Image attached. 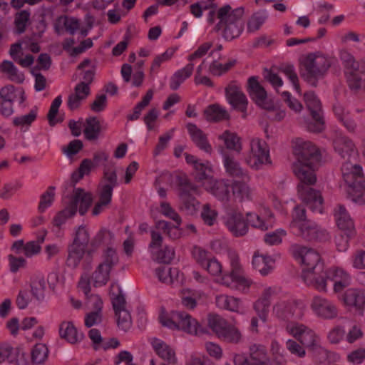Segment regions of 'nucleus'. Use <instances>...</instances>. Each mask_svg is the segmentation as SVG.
I'll return each instance as SVG.
<instances>
[{
    "instance_id": "f257e3e1",
    "label": "nucleus",
    "mask_w": 365,
    "mask_h": 365,
    "mask_svg": "<svg viewBox=\"0 0 365 365\" xmlns=\"http://www.w3.org/2000/svg\"><path fill=\"white\" fill-rule=\"evenodd\" d=\"M294 154L297 161L293 163L292 169L300 180L297 186L300 198L313 212L322 214L324 200L321 192L309 187L317 181L314 168L320 160V153L312 143L297 139Z\"/></svg>"
},
{
    "instance_id": "f03ea898",
    "label": "nucleus",
    "mask_w": 365,
    "mask_h": 365,
    "mask_svg": "<svg viewBox=\"0 0 365 365\" xmlns=\"http://www.w3.org/2000/svg\"><path fill=\"white\" fill-rule=\"evenodd\" d=\"M334 150L342 158H346L343 164L341 171L344 180L347 185L348 197L359 205H365L364 177L362 168L352 164L351 159L355 160L356 150L354 143L346 137H339L334 141Z\"/></svg>"
},
{
    "instance_id": "7ed1b4c3",
    "label": "nucleus",
    "mask_w": 365,
    "mask_h": 365,
    "mask_svg": "<svg viewBox=\"0 0 365 365\" xmlns=\"http://www.w3.org/2000/svg\"><path fill=\"white\" fill-rule=\"evenodd\" d=\"M244 13L245 9L242 6L232 9L230 5H224L217 12L219 22L215 30L218 31L223 29V37L228 41L238 37L244 29Z\"/></svg>"
},
{
    "instance_id": "20e7f679",
    "label": "nucleus",
    "mask_w": 365,
    "mask_h": 365,
    "mask_svg": "<svg viewBox=\"0 0 365 365\" xmlns=\"http://www.w3.org/2000/svg\"><path fill=\"white\" fill-rule=\"evenodd\" d=\"M92 202L93 195L91 192H86L81 187L75 188L68 205L56 215L53 220V225L61 227L68 218L73 217L77 211L81 216H83L88 212Z\"/></svg>"
},
{
    "instance_id": "39448f33",
    "label": "nucleus",
    "mask_w": 365,
    "mask_h": 365,
    "mask_svg": "<svg viewBox=\"0 0 365 365\" xmlns=\"http://www.w3.org/2000/svg\"><path fill=\"white\" fill-rule=\"evenodd\" d=\"M302 78L313 87L317 86L318 80L325 76L331 66L326 57L316 53H309L302 62Z\"/></svg>"
},
{
    "instance_id": "423d86ee",
    "label": "nucleus",
    "mask_w": 365,
    "mask_h": 365,
    "mask_svg": "<svg viewBox=\"0 0 365 365\" xmlns=\"http://www.w3.org/2000/svg\"><path fill=\"white\" fill-rule=\"evenodd\" d=\"M159 319L163 326L170 329H181L188 334L195 335L205 333L204 329L200 327L197 322L185 312L173 311L170 317L160 315Z\"/></svg>"
},
{
    "instance_id": "0eeeda50",
    "label": "nucleus",
    "mask_w": 365,
    "mask_h": 365,
    "mask_svg": "<svg viewBox=\"0 0 365 365\" xmlns=\"http://www.w3.org/2000/svg\"><path fill=\"white\" fill-rule=\"evenodd\" d=\"M179 187V197L180 200L179 209L187 215H193L199 207V202L195 195L198 192L197 187L193 185L186 175L177 178Z\"/></svg>"
},
{
    "instance_id": "6e6552de",
    "label": "nucleus",
    "mask_w": 365,
    "mask_h": 365,
    "mask_svg": "<svg viewBox=\"0 0 365 365\" xmlns=\"http://www.w3.org/2000/svg\"><path fill=\"white\" fill-rule=\"evenodd\" d=\"M291 250L294 257L300 259L304 267L302 274L312 271L317 272L322 271L324 264L321 262L319 253L314 250L297 244L292 245Z\"/></svg>"
},
{
    "instance_id": "1a4fd4ad",
    "label": "nucleus",
    "mask_w": 365,
    "mask_h": 365,
    "mask_svg": "<svg viewBox=\"0 0 365 365\" xmlns=\"http://www.w3.org/2000/svg\"><path fill=\"white\" fill-rule=\"evenodd\" d=\"M304 98L312 115V120L306 122L307 128L311 132L319 133L324 128L321 102L312 91L305 93Z\"/></svg>"
},
{
    "instance_id": "9d476101",
    "label": "nucleus",
    "mask_w": 365,
    "mask_h": 365,
    "mask_svg": "<svg viewBox=\"0 0 365 365\" xmlns=\"http://www.w3.org/2000/svg\"><path fill=\"white\" fill-rule=\"evenodd\" d=\"M250 155L245 158L246 163L252 169L259 170L263 164H271L269 150L266 143L259 140H253L250 144Z\"/></svg>"
},
{
    "instance_id": "9b49d317",
    "label": "nucleus",
    "mask_w": 365,
    "mask_h": 365,
    "mask_svg": "<svg viewBox=\"0 0 365 365\" xmlns=\"http://www.w3.org/2000/svg\"><path fill=\"white\" fill-rule=\"evenodd\" d=\"M247 91L257 106L267 110L274 109V103L271 101H267V91L258 81L257 76H251L248 78Z\"/></svg>"
},
{
    "instance_id": "f8f14e48",
    "label": "nucleus",
    "mask_w": 365,
    "mask_h": 365,
    "mask_svg": "<svg viewBox=\"0 0 365 365\" xmlns=\"http://www.w3.org/2000/svg\"><path fill=\"white\" fill-rule=\"evenodd\" d=\"M293 233L310 242H322L329 239V234L312 221H305L292 230Z\"/></svg>"
},
{
    "instance_id": "ddd939ff",
    "label": "nucleus",
    "mask_w": 365,
    "mask_h": 365,
    "mask_svg": "<svg viewBox=\"0 0 365 365\" xmlns=\"http://www.w3.org/2000/svg\"><path fill=\"white\" fill-rule=\"evenodd\" d=\"M225 225L236 237L245 236L248 232V224L238 210L232 209L227 211L225 217Z\"/></svg>"
},
{
    "instance_id": "4468645a",
    "label": "nucleus",
    "mask_w": 365,
    "mask_h": 365,
    "mask_svg": "<svg viewBox=\"0 0 365 365\" xmlns=\"http://www.w3.org/2000/svg\"><path fill=\"white\" fill-rule=\"evenodd\" d=\"M250 357L236 355L235 365H266L268 358L264 346L253 344L250 347Z\"/></svg>"
},
{
    "instance_id": "2eb2a0df",
    "label": "nucleus",
    "mask_w": 365,
    "mask_h": 365,
    "mask_svg": "<svg viewBox=\"0 0 365 365\" xmlns=\"http://www.w3.org/2000/svg\"><path fill=\"white\" fill-rule=\"evenodd\" d=\"M220 150L222 155L223 165L227 175L231 178L249 180L248 172L241 167L240 163L235 159L234 156L225 150L222 147L220 148Z\"/></svg>"
},
{
    "instance_id": "dca6fc26",
    "label": "nucleus",
    "mask_w": 365,
    "mask_h": 365,
    "mask_svg": "<svg viewBox=\"0 0 365 365\" xmlns=\"http://www.w3.org/2000/svg\"><path fill=\"white\" fill-rule=\"evenodd\" d=\"M225 96L229 103L234 109L245 112L247 108L248 101L236 81L230 82L225 88Z\"/></svg>"
},
{
    "instance_id": "f3484780",
    "label": "nucleus",
    "mask_w": 365,
    "mask_h": 365,
    "mask_svg": "<svg viewBox=\"0 0 365 365\" xmlns=\"http://www.w3.org/2000/svg\"><path fill=\"white\" fill-rule=\"evenodd\" d=\"M331 277L332 270H325L324 267L319 272L312 271V272L302 274V278L304 283L323 292L327 291V282L331 280Z\"/></svg>"
},
{
    "instance_id": "a211bd4d",
    "label": "nucleus",
    "mask_w": 365,
    "mask_h": 365,
    "mask_svg": "<svg viewBox=\"0 0 365 365\" xmlns=\"http://www.w3.org/2000/svg\"><path fill=\"white\" fill-rule=\"evenodd\" d=\"M311 307L314 312L322 318L331 319L337 317L336 307L331 302L321 297H314Z\"/></svg>"
},
{
    "instance_id": "6ab92c4d",
    "label": "nucleus",
    "mask_w": 365,
    "mask_h": 365,
    "mask_svg": "<svg viewBox=\"0 0 365 365\" xmlns=\"http://www.w3.org/2000/svg\"><path fill=\"white\" fill-rule=\"evenodd\" d=\"M205 190L215 196L219 200L228 201L230 199V185L224 180L210 179L203 182Z\"/></svg>"
},
{
    "instance_id": "aec40b11",
    "label": "nucleus",
    "mask_w": 365,
    "mask_h": 365,
    "mask_svg": "<svg viewBox=\"0 0 365 365\" xmlns=\"http://www.w3.org/2000/svg\"><path fill=\"white\" fill-rule=\"evenodd\" d=\"M341 300L345 305L361 311L365 309V290L354 288L348 289L341 296Z\"/></svg>"
},
{
    "instance_id": "412c9836",
    "label": "nucleus",
    "mask_w": 365,
    "mask_h": 365,
    "mask_svg": "<svg viewBox=\"0 0 365 365\" xmlns=\"http://www.w3.org/2000/svg\"><path fill=\"white\" fill-rule=\"evenodd\" d=\"M115 238L114 234L106 228H101L91 240L90 246L87 249L86 254L91 259L101 245L110 247Z\"/></svg>"
},
{
    "instance_id": "4be33fe9",
    "label": "nucleus",
    "mask_w": 365,
    "mask_h": 365,
    "mask_svg": "<svg viewBox=\"0 0 365 365\" xmlns=\"http://www.w3.org/2000/svg\"><path fill=\"white\" fill-rule=\"evenodd\" d=\"M187 128L195 145L201 150L210 154L212 152V148L207 140V135L196 125L191 123L187 125Z\"/></svg>"
},
{
    "instance_id": "5701e85b",
    "label": "nucleus",
    "mask_w": 365,
    "mask_h": 365,
    "mask_svg": "<svg viewBox=\"0 0 365 365\" xmlns=\"http://www.w3.org/2000/svg\"><path fill=\"white\" fill-rule=\"evenodd\" d=\"M232 271L229 274H225L222 277V282L227 287L232 286V284L236 283L239 285L248 287V281L241 275V267L238 259H233L231 262Z\"/></svg>"
},
{
    "instance_id": "b1692460",
    "label": "nucleus",
    "mask_w": 365,
    "mask_h": 365,
    "mask_svg": "<svg viewBox=\"0 0 365 365\" xmlns=\"http://www.w3.org/2000/svg\"><path fill=\"white\" fill-rule=\"evenodd\" d=\"M59 336L68 343L76 344L81 341L84 336L83 333H78L77 329L71 322H63L59 327Z\"/></svg>"
},
{
    "instance_id": "393cba45",
    "label": "nucleus",
    "mask_w": 365,
    "mask_h": 365,
    "mask_svg": "<svg viewBox=\"0 0 365 365\" xmlns=\"http://www.w3.org/2000/svg\"><path fill=\"white\" fill-rule=\"evenodd\" d=\"M338 210L335 214L338 227L343 230L344 233L354 234V222L350 217L347 210L342 205H338Z\"/></svg>"
},
{
    "instance_id": "a878e982",
    "label": "nucleus",
    "mask_w": 365,
    "mask_h": 365,
    "mask_svg": "<svg viewBox=\"0 0 365 365\" xmlns=\"http://www.w3.org/2000/svg\"><path fill=\"white\" fill-rule=\"evenodd\" d=\"M152 345L156 354L161 359L169 364L177 363L175 352L169 345L158 339H154Z\"/></svg>"
},
{
    "instance_id": "bb28decb",
    "label": "nucleus",
    "mask_w": 365,
    "mask_h": 365,
    "mask_svg": "<svg viewBox=\"0 0 365 365\" xmlns=\"http://www.w3.org/2000/svg\"><path fill=\"white\" fill-rule=\"evenodd\" d=\"M347 83L351 90H365V63L359 68L346 72Z\"/></svg>"
},
{
    "instance_id": "cd10ccee",
    "label": "nucleus",
    "mask_w": 365,
    "mask_h": 365,
    "mask_svg": "<svg viewBox=\"0 0 365 365\" xmlns=\"http://www.w3.org/2000/svg\"><path fill=\"white\" fill-rule=\"evenodd\" d=\"M291 334L304 346L311 347L314 344V334L303 325L292 327Z\"/></svg>"
},
{
    "instance_id": "c85d7f7f",
    "label": "nucleus",
    "mask_w": 365,
    "mask_h": 365,
    "mask_svg": "<svg viewBox=\"0 0 365 365\" xmlns=\"http://www.w3.org/2000/svg\"><path fill=\"white\" fill-rule=\"evenodd\" d=\"M87 250L86 247L72 242L68 247V257L66 264L68 267L76 268L81 260L83 259V255L86 253Z\"/></svg>"
},
{
    "instance_id": "c756f323",
    "label": "nucleus",
    "mask_w": 365,
    "mask_h": 365,
    "mask_svg": "<svg viewBox=\"0 0 365 365\" xmlns=\"http://www.w3.org/2000/svg\"><path fill=\"white\" fill-rule=\"evenodd\" d=\"M272 291L270 288L264 289L262 297L255 303L254 308L260 319L265 322L267 319Z\"/></svg>"
},
{
    "instance_id": "7c9ffc66",
    "label": "nucleus",
    "mask_w": 365,
    "mask_h": 365,
    "mask_svg": "<svg viewBox=\"0 0 365 365\" xmlns=\"http://www.w3.org/2000/svg\"><path fill=\"white\" fill-rule=\"evenodd\" d=\"M297 306L294 302H282L274 306L273 310L277 317L289 320L295 316L297 311Z\"/></svg>"
},
{
    "instance_id": "2f4dec72",
    "label": "nucleus",
    "mask_w": 365,
    "mask_h": 365,
    "mask_svg": "<svg viewBox=\"0 0 365 365\" xmlns=\"http://www.w3.org/2000/svg\"><path fill=\"white\" fill-rule=\"evenodd\" d=\"M193 68V63H188L185 68L177 71L170 78V89L173 91L178 90L185 80L192 75Z\"/></svg>"
},
{
    "instance_id": "473e14b6",
    "label": "nucleus",
    "mask_w": 365,
    "mask_h": 365,
    "mask_svg": "<svg viewBox=\"0 0 365 365\" xmlns=\"http://www.w3.org/2000/svg\"><path fill=\"white\" fill-rule=\"evenodd\" d=\"M330 281L334 282V291L337 293L349 286L350 277L343 269L336 268L332 270V277Z\"/></svg>"
},
{
    "instance_id": "72a5a7b5",
    "label": "nucleus",
    "mask_w": 365,
    "mask_h": 365,
    "mask_svg": "<svg viewBox=\"0 0 365 365\" xmlns=\"http://www.w3.org/2000/svg\"><path fill=\"white\" fill-rule=\"evenodd\" d=\"M204 115L206 120L210 122H218L230 118L227 111L216 104L208 106L204 110Z\"/></svg>"
},
{
    "instance_id": "f704fd0d",
    "label": "nucleus",
    "mask_w": 365,
    "mask_h": 365,
    "mask_svg": "<svg viewBox=\"0 0 365 365\" xmlns=\"http://www.w3.org/2000/svg\"><path fill=\"white\" fill-rule=\"evenodd\" d=\"M219 139L223 140L227 149L234 150L237 153H240L242 150L240 138L237 133L227 130L219 136Z\"/></svg>"
},
{
    "instance_id": "c9c22d12",
    "label": "nucleus",
    "mask_w": 365,
    "mask_h": 365,
    "mask_svg": "<svg viewBox=\"0 0 365 365\" xmlns=\"http://www.w3.org/2000/svg\"><path fill=\"white\" fill-rule=\"evenodd\" d=\"M101 133L100 121L96 117H89L86 120V128L83 130L85 138L88 140H97Z\"/></svg>"
},
{
    "instance_id": "e433bc0d",
    "label": "nucleus",
    "mask_w": 365,
    "mask_h": 365,
    "mask_svg": "<svg viewBox=\"0 0 365 365\" xmlns=\"http://www.w3.org/2000/svg\"><path fill=\"white\" fill-rule=\"evenodd\" d=\"M110 272L103 265L98 264L91 277L93 286L97 287L106 285L110 279Z\"/></svg>"
},
{
    "instance_id": "4c0bfd02",
    "label": "nucleus",
    "mask_w": 365,
    "mask_h": 365,
    "mask_svg": "<svg viewBox=\"0 0 365 365\" xmlns=\"http://www.w3.org/2000/svg\"><path fill=\"white\" fill-rule=\"evenodd\" d=\"M274 262V259L270 256L254 255L252 264L256 269L262 275H267L272 269L270 264Z\"/></svg>"
},
{
    "instance_id": "58836bf2",
    "label": "nucleus",
    "mask_w": 365,
    "mask_h": 365,
    "mask_svg": "<svg viewBox=\"0 0 365 365\" xmlns=\"http://www.w3.org/2000/svg\"><path fill=\"white\" fill-rule=\"evenodd\" d=\"M181 304L187 309H193L197 304L200 296L197 292L190 289H183L180 293Z\"/></svg>"
},
{
    "instance_id": "ea45409f",
    "label": "nucleus",
    "mask_w": 365,
    "mask_h": 365,
    "mask_svg": "<svg viewBox=\"0 0 365 365\" xmlns=\"http://www.w3.org/2000/svg\"><path fill=\"white\" fill-rule=\"evenodd\" d=\"M233 195L240 201L251 198V190L244 181L234 180L231 185Z\"/></svg>"
},
{
    "instance_id": "a19ab883",
    "label": "nucleus",
    "mask_w": 365,
    "mask_h": 365,
    "mask_svg": "<svg viewBox=\"0 0 365 365\" xmlns=\"http://www.w3.org/2000/svg\"><path fill=\"white\" fill-rule=\"evenodd\" d=\"M102 259L103 261L99 264L103 265V267H106L110 271L119 262L117 252L112 247H107L103 250Z\"/></svg>"
},
{
    "instance_id": "79ce46f5",
    "label": "nucleus",
    "mask_w": 365,
    "mask_h": 365,
    "mask_svg": "<svg viewBox=\"0 0 365 365\" xmlns=\"http://www.w3.org/2000/svg\"><path fill=\"white\" fill-rule=\"evenodd\" d=\"M216 304L218 307L231 312H239L240 299L227 295H220L216 297Z\"/></svg>"
},
{
    "instance_id": "37998d69",
    "label": "nucleus",
    "mask_w": 365,
    "mask_h": 365,
    "mask_svg": "<svg viewBox=\"0 0 365 365\" xmlns=\"http://www.w3.org/2000/svg\"><path fill=\"white\" fill-rule=\"evenodd\" d=\"M95 167L94 163L91 159H83L77 170L74 171L71 174V181L74 184L81 180L84 175H88L93 168Z\"/></svg>"
},
{
    "instance_id": "c03bdc74",
    "label": "nucleus",
    "mask_w": 365,
    "mask_h": 365,
    "mask_svg": "<svg viewBox=\"0 0 365 365\" xmlns=\"http://www.w3.org/2000/svg\"><path fill=\"white\" fill-rule=\"evenodd\" d=\"M20 356L23 359L24 353L19 348H13L9 346L0 348V359H2V360L7 359L9 362L16 361V365H19V357Z\"/></svg>"
},
{
    "instance_id": "a18cd8bd",
    "label": "nucleus",
    "mask_w": 365,
    "mask_h": 365,
    "mask_svg": "<svg viewBox=\"0 0 365 365\" xmlns=\"http://www.w3.org/2000/svg\"><path fill=\"white\" fill-rule=\"evenodd\" d=\"M32 296L38 301H43L45 297L46 282L43 277L34 279L30 284Z\"/></svg>"
},
{
    "instance_id": "49530a36",
    "label": "nucleus",
    "mask_w": 365,
    "mask_h": 365,
    "mask_svg": "<svg viewBox=\"0 0 365 365\" xmlns=\"http://www.w3.org/2000/svg\"><path fill=\"white\" fill-rule=\"evenodd\" d=\"M31 13L29 10H22L15 15L14 24L16 27V32L18 34H21L25 32L27 26V23L30 20Z\"/></svg>"
},
{
    "instance_id": "de8ad7c7",
    "label": "nucleus",
    "mask_w": 365,
    "mask_h": 365,
    "mask_svg": "<svg viewBox=\"0 0 365 365\" xmlns=\"http://www.w3.org/2000/svg\"><path fill=\"white\" fill-rule=\"evenodd\" d=\"M267 18L265 11H260L252 15L247 22V31L255 32L259 29Z\"/></svg>"
},
{
    "instance_id": "09e8293b",
    "label": "nucleus",
    "mask_w": 365,
    "mask_h": 365,
    "mask_svg": "<svg viewBox=\"0 0 365 365\" xmlns=\"http://www.w3.org/2000/svg\"><path fill=\"white\" fill-rule=\"evenodd\" d=\"M194 168L195 170V179L196 181L203 183L207 180L212 179L210 175V173L212 172V169L210 167L208 162H206L205 163H197Z\"/></svg>"
},
{
    "instance_id": "8fccbe9b",
    "label": "nucleus",
    "mask_w": 365,
    "mask_h": 365,
    "mask_svg": "<svg viewBox=\"0 0 365 365\" xmlns=\"http://www.w3.org/2000/svg\"><path fill=\"white\" fill-rule=\"evenodd\" d=\"M248 225H250L255 228L259 229L262 231H266L272 227V223L263 220L257 214L252 212H247L246 214Z\"/></svg>"
},
{
    "instance_id": "3c124183",
    "label": "nucleus",
    "mask_w": 365,
    "mask_h": 365,
    "mask_svg": "<svg viewBox=\"0 0 365 365\" xmlns=\"http://www.w3.org/2000/svg\"><path fill=\"white\" fill-rule=\"evenodd\" d=\"M208 325L211 329L217 335L221 336L224 330L228 326L227 322L219 315L210 316L208 318Z\"/></svg>"
},
{
    "instance_id": "603ef678",
    "label": "nucleus",
    "mask_w": 365,
    "mask_h": 365,
    "mask_svg": "<svg viewBox=\"0 0 365 365\" xmlns=\"http://www.w3.org/2000/svg\"><path fill=\"white\" fill-rule=\"evenodd\" d=\"M292 220L290 222L289 227L293 230L304 222L309 221L306 217V210L302 205H297L294 207L292 214Z\"/></svg>"
},
{
    "instance_id": "864d4df0",
    "label": "nucleus",
    "mask_w": 365,
    "mask_h": 365,
    "mask_svg": "<svg viewBox=\"0 0 365 365\" xmlns=\"http://www.w3.org/2000/svg\"><path fill=\"white\" fill-rule=\"evenodd\" d=\"M219 338L229 343L237 344L241 341L242 334L238 329L228 324Z\"/></svg>"
},
{
    "instance_id": "5fc2aeb1",
    "label": "nucleus",
    "mask_w": 365,
    "mask_h": 365,
    "mask_svg": "<svg viewBox=\"0 0 365 365\" xmlns=\"http://www.w3.org/2000/svg\"><path fill=\"white\" fill-rule=\"evenodd\" d=\"M48 349L44 344H36L31 351V359L36 364H41L45 361L48 357Z\"/></svg>"
},
{
    "instance_id": "6e6d98bb",
    "label": "nucleus",
    "mask_w": 365,
    "mask_h": 365,
    "mask_svg": "<svg viewBox=\"0 0 365 365\" xmlns=\"http://www.w3.org/2000/svg\"><path fill=\"white\" fill-rule=\"evenodd\" d=\"M174 256V249L165 245L155 253V259L159 263L170 264Z\"/></svg>"
},
{
    "instance_id": "4d7b16f0",
    "label": "nucleus",
    "mask_w": 365,
    "mask_h": 365,
    "mask_svg": "<svg viewBox=\"0 0 365 365\" xmlns=\"http://www.w3.org/2000/svg\"><path fill=\"white\" fill-rule=\"evenodd\" d=\"M117 317V325L118 328L123 331L130 329L132 325V319L128 310H122L115 313Z\"/></svg>"
},
{
    "instance_id": "13d9d810",
    "label": "nucleus",
    "mask_w": 365,
    "mask_h": 365,
    "mask_svg": "<svg viewBox=\"0 0 365 365\" xmlns=\"http://www.w3.org/2000/svg\"><path fill=\"white\" fill-rule=\"evenodd\" d=\"M54 190L55 187L50 186L47 190L41 195L38 205V210L40 212H43L45 210L53 203L55 197Z\"/></svg>"
},
{
    "instance_id": "bf43d9fd",
    "label": "nucleus",
    "mask_w": 365,
    "mask_h": 365,
    "mask_svg": "<svg viewBox=\"0 0 365 365\" xmlns=\"http://www.w3.org/2000/svg\"><path fill=\"white\" fill-rule=\"evenodd\" d=\"M89 240L90 235L88 231L84 225H80L76 231L73 242L87 247Z\"/></svg>"
},
{
    "instance_id": "052dcab7",
    "label": "nucleus",
    "mask_w": 365,
    "mask_h": 365,
    "mask_svg": "<svg viewBox=\"0 0 365 365\" xmlns=\"http://www.w3.org/2000/svg\"><path fill=\"white\" fill-rule=\"evenodd\" d=\"M340 59L348 71L356 70L360 67L359 63L356 61L354 56L346 51H341L340 52Z\"/></svg>"
},
{
    "instance_id": "680f3d73",
    "label": "nucleus",
    "mask_w": 365,
    "mask_h": 365,
    "mask_svg": "<svg viewBox=\"0 0 365 365\" xmlns=\"http://www.w3.org/2000/svg\"><path fill=\"white\" fill-rule=\"evenodd\" d=\"M47 28V23L46 21V14L44 11H41L38 14V22L36 29L38 31L36 33L32 34L31 40H37L42 38L43 33Z\"/></svg>"
},
{
    "instance_id": "e2e57ef3",
    "label": "nucleus",
    "mask_w": 365,
    "mask_h": 365,
    "mask_svg": "<svg viewBox=\"0 0 365 365\" xmlns=\"http://www.w3.org/2000/svg\"><path fill=\"white\" fill-rule=\"evenodd\" d=\"M286 235V231L279 229L274 232L266 233L264 237V241L269 245H279L282 242V237Z\"/></svg>"
},
{
    "instance_id": "0e129e2a",
    "label": "nucleus",
    "mask_w": 365,
    "mask_h": 365,
    "mask_svg": "<svg viewBox=\"0 0 365 365\" xmlns=\"http://www.w3.org/2000/svg\"><path fill=\"white\" fill-rule=\"evenodd\" d=\"M217 216V212L215 210H212L208 204L203 205L201 217L206 225L209 226L213 225L216 221Z\"/></svg>"
},
{
    "instance_id": "69168bd1",
    "label": "nucleus",
    "mask_w": 365,
    "mask_h": 365,
    "mask_svg": "<svg viewBox=\"0 0 365 365\" xmlns=\"http://www.w3.org/2000/svg\"><path fill=\"white\" fill-rule=\"evenodd\" d=\"M61 103V96H58L51 103V106L47 114V118L50 126H54L56 125L55 118L58 112V109Z\"/></svg>"
},
{
    "instance_id": "338daca9",
    "label": "nucleus",
    "mask_w": 365,
    "mask_h": 365,
    "mask_svg": "<svg viewBox=\"0 0 365 365\" xmlns=\"http://www.w3.org/2000/svg\"><path fill=\"white\" fill-rule=\"evenodd\" d=\"M192 255L197 262L202 267H205L207 262L211 258L206 250L197 246L193 247Z\"/></svg>"
},
{
    "instance_id": "774afa93",
    "label": "nucleus",
    "mask_w": 365,
    "mask_h": 365,
    "mask_svg": "<svg viewBox=\"0 0 365 365\" xmlns=\"http://www.w3.org/2000/svg\"><path fill=\"white\" fill-rule=\"evenodd\" d=\"M262 76L264 79L270 83L274 88H278L283 85L282 78L270 69L264 68Z\"/></svg>"
}]
</instances>
